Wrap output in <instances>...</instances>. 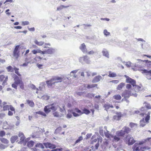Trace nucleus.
Here are the masks:
<instances>
[{
  "label": "nucleus",
  "mask_w": 151,
  "mask_h": 151,
  "mask_svg": "<svg viewBox=\"0 0 151 151\" xmlns=\"http://www.w3.org/2000/svg\"><path fill=\"white\" fill-rule=\"evenodd\" d=\"M104 107L106 110H107L110 108L113 107V106L112 105H111L108 103L105 104L104 106Z\"/></svg>",
  "instance_id": "24"
},
{
  "label": "nucleus",
  "mask_w": 151,
  "mask_h": 151,
  "mask_svg": "<svg viewBox=\"0 0 151 151\" xmlns=\"http://www.w3.org/2000/svg\"><path fill=\"white\" fill-rule=\"evenodd\" d=\"M122 116L121 113L120 112H117L116 113V115L114 116L113 117L114 119L116 120H119L121 117Z\"/></svg>",
  "instance_id": "21"
},
{
  "label": "nucleus",
  "mask_w": 151,
  "mask_h": 151,
  "mask_svg": "<svg viewBox=\"0 0 151 151\" xmlns=\"http://www.w3.org/2000/svg\"><path fill=\"white\" fill-rule=\"evenodd\" d=\"M0 140L1 142L5 144H7L9 143V141L6 139L4 138H0Z\"/></svg>",
  "instance_id": "35"
},
{
  "label": "nucleus",
  "mask_w": 151,
  "mask_h": 151,
  "mask_svg": "<svg viewBox=\"0 0 151 151\" xmlns=\"http://www.w3.org/2000/svg\"><path fill=\"white\" fill-rule=\"evenodd\" d=\"M69 6H65L63 5H60V6L57 7V11H60L64 8H66L68 7Z\"/></svg>",
  "instance_id": "29"
},
{
  "label": "nucleus",
  "mask_w": 151,
  "mask_h": 151,
  "mask_svg": "<svg viewBox=\"0 0 151 151\" xmlns=\"http://www.w3.org/2000/svg\"><path fill=\"white\" fill-rule=\"evenodd\" d=\"M50 96L47 95H44L42 96L41 98V99L45 100H47L49 99Z\"/></svg>",
  "instance_id": "42"
},
{
  "label": "nucleus",
  "mask_w": 151,
  "mask_h": 151,
  "mask_svg": "<svg viewBox=\"0 0 151 151\" xmlns=\"http://www.w3.org/2000/svg\"><path fill=\"white\" fill-rule=\"evenodd\" d=\"M45 83L44 82H42L41 83V85L42 86V87L41 86H40L39 87V89L40 90H42L43 88H44Z\"/></svg>",
  "instance_id": "52"
},
{
  "label": "nucleus",
  "mask_w": 151,
  "mask_h": 151,
  "mask_svg": "<svg viewBox=\"0 0 151 151\" xmlns=\"http://www.w3.org/2000/svg\"><path fill=\"white\" fill-rule=\"evenodd\" d=\"M108 76L110 78H114L117 76V75L116 73L112 72L111 71H109L108 72Z\"/></svg>",
  "instance_id": "23"
},
{
  "label": "nucleus",
  "mask_w": 151,
  "mask_h": 151,
  "mask_svg": "<svg viewBox=\"0 0 151 151\" xmlns=\"http://www.w3.org/2000/svg\"><path fill=\"white\" fill-rule=\"evenodd\" d=\"M139 69L140 71H142V73L147 74V78L148 79H151V70H147L142 67H139Z\"/></svg>",
  "instance_id": "7"
},
{
  "label": "nucleus",
  "mask_w": 151,
  "mask_h": 151,
  "mask_svg": "<svg viewBox=\"0 0 151 151\" xmlns=\"http://www.w3.org/2000/svg\"><path fill=\"white\" fill-rule=\"evenodd\" d=\"M14 82L17 85L20 84L22 81V80L20 79L18 76H16L14 79Z\"/></svg>",
  "instance_id": "22"
},
{
  "label": "nucleus",
  "mask_w": 151,
  "mask_h": 151,
  "mask_svg": "<svg viewBox=\"0 0 151 151\" xmlns=\"http://www.w3.org/2000/svg\"><path fill=\"white\" fill-rule=\"evenodd\" d=\"M83 137L82 136H80L75 142V144L80 143L81 141L83 140Z\"/></svg>",
  "instance_id": "43"
},
{
  "label": "nucleus",
  "mask_w": 151,
  "mask_h": 151,
  "mask_svg": "<svg viewBox=\"0 0 151 151\" xmlns=\"http://www.w3.org/2000/svg\"><path fill=\"white\" fill-rule=\"evenodd\" d=\"M141 88V87L137 85H136V84L135 85V86L134 87V89L135 92H139Z\"/></svg>",
  "instance_id": "30"
},
{
  "label": "nucleus",
  "mask_w": 151,
  "mask_h": 151,
  "mask_svg": "<svg viewBox=\"0 0 151 151\" xmlns=\"http://www.w3.org/2000/svg\"><path fill=\"white\" fill-rule=\"evenodd\" d=\"M26 101L27 103L30 106L32 107H33L34 106L35 104L32 101L27 100H26Z\"/></svg>",
  "instance_id": "31"
},
{
  "label": "nucleus",
  "mask_w": 151,
  "mask_h": 151,
  "mask_svg": "<svg viewBox=\"0 0 151 151\" xmlns=\"http://www.w3.org/2000/svg\"><path fill=\"white\" fill-rule=\"evenodd\" d=\"M150 147H142L140 143H135L133 146V151H144L146 150H149Z\"/></svg>",
  "instance_id": "4"
},
{
  "label": "nucleus",
  "mask_w": 151,
  "mask_h": 151,
  "mask_svg": "<svg viewBox=\"0 0 151 151\" xmlns=\"http://www.w3.org/2000/svg\"><path fill=\"white\" fill-rule=\"evenodd\" d=\"M150 112H148L147 114H140V115L144 116L145 115V119L144 118H143L140 121V126L141 127H143L146 124L148 123L149 122V120L150 119Z\"/></svg>",
  "instance_id": "3"
},
{
  "label": "nucleus",
  "mask_w": 151,
  "mask_h": 151,
  "mask_svg": "<svg viewBox=\"0 0 151 151\" xmlns=\"http://www.w3.org/2000/svg\"><path fill=\"white\" fill-rule=\"evenodd\" d=\"M20 48V45H17L15 47L14 50L13 55L16 59H17L19 56V50Z\"/></svg>",
  "instance_id": "6"
},
{
  "label": "nucleus",
  "mask_w": 151,
  "mask_h": 151,
  "mask_svg": "<svg viewBox=\"0 0 151 151\" xmlns=\"http://www.w3.org/2000/svg\"><path fill=\"white\" fill-rule=\"evenodd\" d=\"M125 134L124 131V130H123V128L121 130L116 132V134L118 136H124Z\"/></svg>",
  "instance_id": "16"
},
{
  "label": "nucleus",
  "mask_w": 151,
  "mask_h": 151,
  "mask_svg": "<svg viewBox=\"0 0 151 151\" xmlns=\"http://www.w3.org/2000/svg\"><path fill=\"white\" fill-rule=\"evenodd\" d=\"M78 70L79 69H77L71 71L70 73V75H71V74L72 73H73V74H75L77 73Z\"/></svg>",
  "instance_id": "60"
},
{
  "label": "nucleus",
  "mask_w": 151,
  "mask_h": 151,
  "mask_svg": "<svg viewBox=\"0 0 151 151\" xmlns=\"http://www.w3.org/2000/svg\"><path fill=\"white\" fill-rule=\"evenodd\" d=\"M58 106L56 103H54L52 104L45 106L44 108V111L46 114H48L50 112L51 110L53 111H55Z\"/></svg>",
  "instance_id": "1"
},
{
  "label": "nucleus",
  "mask_w": 151,
  "mask_h": 151,
  "mask_svg": "<svg viewBox=\"0 0 151 151\" xmlns=\"http://www.w3.org/2000/svg\"><path fill=\"white\" fill-rule=\"evenodd\" d=\"M124 76L127 78L126 82L127 83H131L133 87H134L136 84L135 81L126 75H125Z\"/></svg>",
  "instance_id": "10"
},
{
  "label": "nucleus",
  "mask_w": 151,
  "mask_h": 151,
  "mask_svg": "<svg viewBox=\"0 0 151 151\" xmlns=\"http://www.w3.org/2000/svg\"><path fill=\"white\" fill-rule=\"evenodd\" d=\"M18 138V136L17 135L12 136L11 138V142L12 143H13L15 142Z\"/></svg>",
  "instance_id": "28"
},
{
  "label": "nucleus",
  "mask_w": 151,
  "mask_h": 151,
  "mask_svg": "<svg viewBox=\"0 0 151 151\" xmlns=\"http://www.w3.org/2000/svg\"><path fill=\"white\" fill-rule=\"evenodd\" d=\"M53 81V80H52V78L51 80H49V81H46V83H47V84L48 86H52V82Z\"/></svg>",
  "instance_id": "49"
},
{
  "label": "nucleus",
  "mask_w": 151,
  "mask_h": 151,
  "mask_svg": "<svg viewBox=\"0 0 151 151\" xmlns=\"http://www.w3.org/2000/svg\"><path fill=\"white\" fill-rule=\"evenodd\" d=\"M32 52L34 54H36L37 53H40L41 54L43 55V51L39 49H34L32 51Z\"/></svg>",
  "instance_id": "19"
},
{
  "label": "nucleus",
  "mask_w": 151,
  "mask_h": 151,
  "mask_svg": "<svg viewBox=\"0 0 151 151\" xmlns=\"http://www.w3.org/2000/svg\"><path fill=\"white\" fill-rule=\"evenodd\" d=\"M63 78L61 77H60L58 76H55L52 78V80L53 81H60L61 82Z\"/></svg>",
  "instance_id": "34"
},
{
  "label": "nucleus",
  "mask_w": 151,
  "mask_h": 151,
  "mask_svg": "<svg viewBox=\"0 0 151 151\" xmlns=\"http://www.w3.org/2000/svg\"><path fill=\"white\" fill-rule=\"evenodd\" d=\"M97 86V84H92L91 85H88L87 86V88H92L95 87H96Z\"/></svg>",
  "instance_id": "44"
},
{
  "label": "nucleus",
  "mask_w": 151,
  "mask_h": 151,
  "mask_svg": "<svg viewBox=\"0 0 151 151\" xmlns=\"http://www.w3.org/2000/svg\"><path fill=\"white\" fill-rule=\"evenodd\" d=\"M110 83H112L114 84H116L119 82V81L118 80H114L110 81Z\"/></svg>",
  "instance_id": "62"
},
{
  "label": "nucleus",
  "mask_w": 151,
  "mask_h": 151,
  "mask_svg": "<svg viewBox=\"0 0 151 151\" xmlns=\"http://www.w3.org/2000/svg\"><path fill=\"white\" fill-rule=\"evenodd\" d=\"M83 61L86 63L89 64L90 63V61L89 60V58L87 56H83Z\"/></svg>",
  "instance_id": "33"
},
{
  "label": "nucleus",
  "mask_w": 151,
  "mask_h": 151,
  "mask_svg": "<svg viewBox=\"0 0 151 151\" xmlns=\"http://www.w3.org/2000/svg\"><path fill=\"white\" fill-rule=\"evenodd\" d=\"M137 60L145 62V66L148 68H151V61L148 60H142L140 59H137Z\"/></svg>",
  "instance_id": "12"
},
{
  "label": "nucleus",
  "mask_w": 151,
  "mask_h": 151,
  "mask_svg": "<svg viewBox=\"0 0 151 151\" xmlns=\"http://www.w3.org/2000/svg\"><path fill=\"white\" fill-rule=\"evenodd\" d=\"M9 124L6 121H5L3 122V127L4 129H8L9 127Z\"/></svg>",
  "instance_id": "37"
},
{
  "label": "nucleus",
  "mask_w": 151,
  "mask_h": 151,
  "mask_svg": "<svg viewBox=\"0 0 151 151\" xmlns=\"http://www.w3.org/2000/svg\"><path fill=\"white\" fill-rule=\"evenodd\" d=\"M113 98L117 100H120L121 99V97L120 95L118 94L113 96Z\"/></svg>",
  "instance_id": "41"
},
{
  "label": "nucleus",
  "mask_w": 151,
  "mask_h": 151,
  "mask_svg": "<svg viewBox=\"0 0 151 151\" xmlns=\"http://www.w3.org/2000/svg\"><path fill=\"white\" fill-rule=\"evenodd\" d=\"M36 113L37 114L45 116H46V115L45 113L41 111H39L37 112Z\"/></svg>",
  "instance_id": "50"
},
{
  "label": "nucleus",
  "mask_w": 151,
  "mask_h": 151,
  "mask_svg": "<svg viewBox=\"0 0 151 151\" xmlns=\"http://www.w3.org/2000/svg\"><path fill=\"white\" fill-rule=\"evenodd\" d=\"M29 139L30 138L29 137L25 139V137H21L20 138V141L18 142V143L23 144L24 145H26L27 142Z\"/></svg>",
  "instance_id": "11"
},
{
  "label": "nucleus",
  "mask_w": 151,
  "mask_h": 151,
  "mask_svg": "<svg viewBox=\"0 0 151 151\" xmlns=\"http://www.w3.org/2000/svg\"><path fill=\"white\" fill-rule=\"evenodd\" d=\"M44 144L46 148H49L50 149H53L55 148V145L52 144L50 143H45Z\"/></svg>",
  "instance_id": "14"
},
{
  "label": "nucleus",
  "mask_w": 151,
  "mask_h": 151,
  "mask_svg": "<svg viewBox=\"0 0 151 151\" xmlns=\"http://www.w3.org/2000/svg\"><path fill=\"white\" fill-rule=\"evenodd\" d=\"M102 53L104 56H105L108 58H109V52L106 49H104L102 51Z\"/></svg>",
  "instance_id": "20"
},
{
  "label": "nucleus",
  "mask_w": 151,
  "mask_h": 151,
  "mask_svg": "<svg viewBox=\"0 0 151 151\" xmlns=\"http://www.w3.org/2000/svg\"><path fill=\"white\" fill-rule=\"evenodd\" d=\"M80 49L83 53H87V51L86 49V47L85 44H82L80 47Z\"/></svg>",
  "instance_id": "17"
},
{
  "label": "nucleus",
  "mask_w": 151,
  "mask_h": 151,
  "mask_svg": "<svg viewBox=\"0 0 151 151\" xmlns=\"http://www.w3.org/2000/svg\"><path fill=\"white\" fill-rule=\"evenodd\" d=\"M123 130H124L126 134H128L131 131V129L128 127H124L123 128Z\"/></svg>",
  "instance_id": "27"
},
{
  "label": "nucleus",
  "mask_w": 151,
  "mask_h": 151,
  "mask_svg": "<svg viewBox=\"0 0 151 151\" xmlns=\"http://www.w3.org/2000/svg\"><path fill=\"white\" fill-rule=\"evenodd\" d=\"M104 128L106 130V131H104V135L107 138H109L111 139V137L112 135V134H110L109 131L107 130V127L106 126L104 127Z\"/></svg>",
  "instance_id": "13"
},
{
  "label": "nucleus",
  "mask_w": 151,
  "mask_h": 151,
  "mask_svg": "<svg viewBox=\"0 0 151 151\" xmlns=\"http://www.w3.org/2000/svg\"><path fill=\"white\" fill-rule=\"evenodd\" d=\"M129 126L131 128L136 127H137V124H136L131 122L129 124Z\"/></svg>",
  "instance_id": "55"
},
{
  "label": "nucleus",
  "mask_w": 151,
  "mask_h": 151,
  "mask_svg": "<svg viewBox=\"0 0 151 151\" xmlns=\"http://www.w3.org/2000/svg\"><path fill=\"white\" fill-rule=\"evenodd\" d=\"M75 111L78 114L80 115L83 114L82 111H81L80 110L78 109H75Z\"/></svg>",
  "instance_id": "56"
},
{
  "label": "nucleus",
  "mask_w": 151,
  "mask_h": 151,
  "mask_svg": "<svg viewBox=\"0 0 151 151\" xmlns=\"http://www.w3.org/2000/svg\"><path fill=\"white\" fill-rule=\"evenodd\" d=\"M53 115L55 117H59L60 116L59 114L57 112H55L53 113Z\"/></svg>",
  "instance_id": "64"
},
{
  "label": "nucleus",
  "mask_w": 151,
  "mask_h": 151,
  "mask_svg": "<svg viewBox=\"0 0 151 151\" xmlns=\"http://www.w3.org/2000/svg\"><path fill=\"white\" fill-rule=\"evenodd\" d=\"M104 131H105L103 130L102 129V127H99V133L103 137L104 136Z\"/></svg>",
  "instance_id": "40"
},
{
  "label": "nucleus",
  "mask_w": 151,
  "mask_h": 151,
  "mask_svg": "<svg viewBox=\"0 0 151 151\" xmlns=\"http://www.w3.org/2000/svg\"><path fill=\"white\" fill-rule=\"evenodd\" d=\"M90 112V111L89 110L86 109H84L83 110V111H82L83 114H89Z\"/></svg>",
  "instance_id": "48"
},
{
  "label": "nucleus",
  "mask_w": 151,
  "mask_h": 151,
  "mask_svg": "<svg viewBox=\"0 0 151 151\" xmlns=\"http://www.w3.org/2000/svg\"><path fill=\"white\" fill-rule=\"evenodd\" d=\"M102 78V77L100 75L97 76L95 77L92 80V82L93 83H97L100 81Z\"/></svg>",
  "instance_id": "15"
},
{
  "label": "nucleus",
  "mask_w": 151,
  "mask_h": 151,
  "mask_svg": "<svg viewBox=\"0 0 151 151\" xmlns=\"http://www.w3.org/2000/svg\"><path fill=\"white\" fill-rule=\"evenodd\" d=\"M95 53V52L94 51L92 50L87 52V54L89 55H91L94 54Z\"/></svg>",
  "instance_id": "63"
},
{
  "label": "nucleus",
  "mask_w": 151,
  "mask_h": 151,
  "mask_svg": "<svg viewBox=\"0 0 151 151\" xmlns=\"http://www.w3.org/2000/svg\"><path fill=\"white\" fill-rule=\"evenodd\" d=\"M7 145H4L1 143H0V149H4L7 147Z\"/></svg>",
  "instance_id": "47"
},
{
  "label": "nucleus",
  "mask_w": 151,
  "mask_h": 151,
  "mask_svg": "<svg viewBox=\"0 0 151 151\" xmlns=\"http://www.w3.org/2000/svg\"><path fill=\"white\" fill-rule=\"evenodd\" d=\"M19 70V68H17L16 67H14V70H15V73L17 74L18 76H20V74L19 73L18 70Z\"/></svg>",
  "instance_id": "51"
},
{
  "label": "nucleus",
  "mask_w": 151,
  "mask_h": 151,
  "mask_svg": "<svg viewBox=\"0 0 151 151\" xmlns=\"http://www.w3.org/2000/svg\"><path fill=\"white\" fill-rule=\"evenodd\" d=\"M29 24V22L27 21H23L22 22V25L23 26L27 25Z\"/></svg>",
  "instance_id": "59"
},
{
  "label": "nucleus",
  "mask_w": 151,
  "mask_h": 151,
  "mask_svg": "<svg viewBox=\"0 0 151 151\" xmlns=\"http://www.w3.org/2000/svg\"><path fill=\"white\" fill-rule=\"evenodd\" d=\"M125 65L127 67L129 68L130 67H132V68L133 67H136L138 69V70H139V67H142L144 68L143 66H142L140 65H137L135 63H132L130 61H128L126 63Z\"/></svg>",
  "instance_id": "9"
},
{
  "label": "nucleus",
  "mask_w": 151,
  "mask_h": 151,
  "mask_svg": "<svg viewBox=\"0 0 151 151\" xmlns=\"http://www.w3.org/2000/svg\"><path fill=\"white\" fill-rule=\"evenodd\" d=\"M125 84L124 83H120L116 87V89L117 90H120L124 86Z\"/></svg>",
  "instance_id": "25"
},
{
  "label": "nucleus",
  "mask_w": 151,
  "mask_h": 151,
  "mask_svg": "<svg viewBox=\"0 0 151 151\" xmlns=\"http://www.w3.org/2000/svg\"><path fill=\"white\" fill-rule=\"evenodd\" d=\"M34 43L37 45L39 46H41L44 44V42L43 41L39 42L37 40L34 41Z\"/></svg>",
  "instance_id": "26"
},
{
  "label": "nucleus",
  "mask_w": 151,
  "mask_h": 151,
  "mask_svg": "<svg viewBox=\"0 0 151 151\" xmlns=\"http://www.w3.org/2000/svg\"><path fill=\"white\" fill-rule=\"evenodd\" d=\"M76 94L79 96H85V95L84 92H77L76 93Z\"/></svg>",
  "instance_id": "53"
},
{
  "label": "nucleus",
  "mask_w": 151,
  "mask_h": 151,
  "mask_svg": "<svg viewBox=\"0 0 151 151\" xmlns=\"http://www.w3.org/2000/svg\"><path fill=\"white\" fill-rule=\"evenodd\" d=\"M144 105L148 109H151V105L146 102H145L143 103Z\"/></svg>",
  "instance_id": "36"
},
{
  "label": "nucleus",
  "mask_w": 151,
  "mask_h": 151,
  "mask_svg": "<svg viewBox=\"0 0 151 151\" xmlns=\"http://www.w3.org/2000/svg\"><path fill=\"white\" fill-rule=\"evenodd\" d=\"M111 138H112V141L114 142H117L120 139V138L116 136L112 135Z\"/></svg>",
  "instance_id": "32"
},
{
  "label": "nucleus",
  "mask_w": 151,
  "mask_h": 151,
  "mask_svg": "<svg viewBox=\"0 0 151 151\" xmlns=\"http://www.w3.org/2000/svg\"><path fill=\"white\" fill-rule=\"evenodd\" d=\"M36 147H38L43 149L44 148V146L41 143H37L35 145Z\"/></svg>",
  "instance_id": "46"
},
{
  "label": "nucleus",
  "mask_w": 151,
  "mask_h": 151,
  "mask_svg": "<svg viewBox=\"0 0 151 151\" xmlns=\"http://www.w3.org/2000/svg\"><path fill=\"white\" fill-rule=\"evenodd\" d=\"M6 69L8 72H13L14 71V68H13L11 66H9L6 68Z\"/></svg>",
  "instance_id": "39"
},
{
  "label": "nucleus",
  "mask_w": 151,
  "mask_h": 151,
  "mask_svg": "<svg viewBox=\"0 0 151 151\" xmlns=\"http://www.w3.org/2000/svg\"><path fill=\"white\" fill-rule=\"evenodd\" d=\"M134 96L136 97L137 96V94L136 93H132V91L131 90H125L122 93V96L124 97L122 101H125L128 102V101L127 100L130 96Z\"/></svg>",
  "instance_id": "2"
},
{
  "label": "nucleus",
  "mask_w": 151,
  "mask_h": 151,
  "mask_svg": "<svg viewBox=\"0 0 151 151\" xmlns=\"http://www.w3.org/2000/svg\"><path fill=\"white\" fill-rule=\"evenodd\" d=\"M124 139L129 145H132L135 142L133 137L129 134L127 135Z\"/></svg>",
  "instance_id": "5"
},
{
  "label": "nucleus",
  "mask_w": 151,
  "mask_h": 151,
  "mask_svg": "<svg viewBox=\"0 0 151 151\" xmlns=\"http://www.w3.org/2000/svg\"><path fill=\"white\" fill-rule=\"evenodd\" d=\"M34 142L32 141H30L29 142H27V146L29 147H32L34 145Z\"/></svg>",
  "instance_id": "38"
},
{
  "label": "nucleus",
  "mask_w": 151,
  "mask_h": 151,
  "mask_svg": "<svg viewBox=\"0 0 151 151\" xmlns=\"http://www.w3.org/2000/svg\"><path fill=\"white\" fill-rule=\"evenodd\" d=\"M48 48L47 50L43 51V55L45 54L52 55L54 54L56 52V50L55 48L49 47Z\"/></svg>",
  "instance_id": "8"
},
{
  "label": "nucleus",
  "mask_w": 151,
  "mask_h": 151,
  "mask_svg": "<svg viewBox=\"0 0 151 151\" xmlns=\"http://www.w3.org/2000/svg\"><path fill=\"white\" fill-rule=\"evenodd\" d=\"M7 104V102H4L2 104L4 111H5L9 110V105H6Z\"/></svg>",
  "instance_id": "18"
},
{
  "label": "nucleus",
  "mask_w": 151,
  "mask_h": 151,
  "mask_svg": "<svg viewBox=\"0 0 151 151\" xmlns=\"http://www.w3.org/2000/svg\"><path fill=\"white\" fill-rule=\"evenodd\" d=\"M126 88L128 90H131L132 91V90H133L131 89L132 86L131 85H130V84H127L126 85Z\"/></svg>",
  "instance_id": "54"
},
{
  "label": "nucleus",
  "mask_w": 151,
  "mask_h": 151,
  "mask_svg": "<svg viewBox=\"0 0 151 151\" xmlns=\"http://www.w3.org/2000/svg\"><path fill=\"white\" fill-rule=\"evenodd\" d=\"M104 34L106 36L110 35V33L109 32H108L106 29H105L104 31Z\"/></svg>",
  "instance_id": "57"
},
{
  "label": "nucleus",
  "mask_w": 151,
  "mask_h": 151,
  "mask_svg": "<svg viewBox=\"0 0 151 151\" xmlns=\"http://www.w3.org/2000/svg\"><path fill=\"white\" fill-rule=\"evenodd\" d=\"M42 58L40 57V56H37L35 58H34V59L37 61V60H41L42 59Z\"/></svg>",
  "instance_id": "61"
},
{
  "label": "nucleus",
  "mask_w": 151,
  "mask_h": 151,
  "mask_svg": "<svg viewBox=\"0 0 151 151\" xmlns=\"http://www.w3.org/2000/svg\"><path fill=\"white\" fill-rule=\"evenodd\" d=\"M95 95L92 93H88L87 95H85V96H86L89 98H92L94 97Z\"/></svg>",
  "instance_id": "45"
},
{
  "label": "nucleus",
  "mask_w": 151,
  "mask_h": 151,
  "mask_svg": "<svg viewBox=\"0 0 151 151\" xmlns=\"http://www.w3.org/2000/svg\"><path fill=\"white\" fill-rule=\"evenodd\" d=\"M62 130V127H59L58 128L55 130V132L56 133H58L60 132Z\"/></svg>",
  "instance_id": "58"
}]
</instances>
